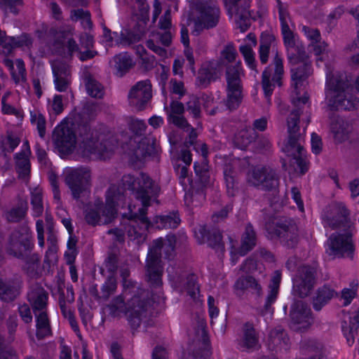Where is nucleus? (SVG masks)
<instances>
[{"label": "nucleus", "instance_id": "32", "mask_svg": "<svg viewBox=\"0 0 359 359\" xmlns=\"http://www.w3.org/2000/svg\"><path fill=\"white\" fill-rule=\"evenodd\" d=\"M22 283L21 277L17 274L7 280L0 278V299L6 302L13 301L20 294Z\"/></svg>", "mask_w": 359, "mask_h": 359}, {"label": "nucleus", "instance_id": "5", "mask_svg": "<svg viewBox=\"0 0 359 359\" xmlns=\"http://www.w3.org/2000/svg\"><path fill=\"white\" fill-rule=\"evenodd\" d=\"M122 182L125 187L133 191L136 199L141 201L142 207L139 209L142 210L143 214H147V208L151 205V201L160 193L161 188L158 183L143 172L136 177L130 175H124Z\"/></svg>", "mask_w": 359, "mask_h": 359}, {"label": "nucleus", "instance_id": "38", "mask_svg": "<svg viewBox=\"0 0 359 359\" xmlns=\"http://www.w3.org/2000/svg\"><path fill=\"white\" fill-rule=\"evenodd\" d=\"M289 338L285 332L280 327L272 330L267 341L269 348L273 351L277 349H287L288 348Z\"/></svg>", "mask_w": 359, "mask_h": 359}, {"label": "nucleus", "instance_id": "35", "mask_svg": "<svg viewBox=\"0 0 359 359\" xmlns=\"http://www.w3.org/2000/svg\"><path fill=\"white\" fill-rule=\"evenodd\" d=\"M217 79V69L215 62L204 63L198 72L196 85L200 88H207Z\"/></svg>", "mask_w": 359, "mask_h": 359}, {"label": "nucleus", "instance_id": "12", "mask_svg": "<svg viewBox=\"0 0 359 359\" xmlns=\"http://www.w3.org/2000/svg\"><path fill=\"white\" fill-rule=\"evenodd\" d=\"M275 53L273 64L275 67L272 81L278 86H282V78L284 74L283 60L280 57L276 46V39L273 34L263 32L260 37L259 57L262 64H266L269 60L270 50Z\"/></svg>", "mask_w": 359, "mask_h": 359}, {"label": "nucleus", "instance_id": "51", "mask_svg": "<svg viewBox=\"0 0 359 359\" xmlns=\"http://www.w3.org/2000/svg\"><path fill=\"white\" fill-rule=\"evenodd\" d=\"M28 209L27 202L20 200L16 207L13 208L6 213V218L11 222H18L26 215Z\"/></svg>", "mask_w": 359, "mask_h": 359}, {"label": "nucleus", "instance_id": "29", "mask_svg": "<svg viewBox=\"0 0 359 359\" xmlns=\"http://www.w3.org/2000/svg\"><path fill=\"white\" fill-rule=\"evenodd\" d=\"M48 299V291L40 284L34 283L30 286L27 292V301L34 313L47 311Z\"/></svg>", "mask_w": 359, "mask_h": 359}, {"label": "nucleus", "instance_id": "30", "mask_svg": "<svg viewBox=\"0 0 359 359\" xmlns=\"http://www.w3.org/2000/svg\"><path fill=\"white\" fill-rule=\"evenodd\" d=\"M172 31L154 32L151 34L150 38L146 41V46L159 56L164 57L167 55V50L161 47L159 44L168 47L172 43Z\"/></svg>", "mask_w": 359, "mask_h": 359}, {"label": "nucleus", "instance_id": "13", "mask_svg": "<svg viewBox=\"0 0 359 359\" xmlns=\"http://www.w3.org/2000/svg\"><path fill=\"white\" fill-rule=\"evenodd\" d=\"M204 165L200 168L195 166L196 179L190 185V189L185 194V205L190 208H198L203 205L205 200V188L210 184V177Z\"/></svg>", "mask_w": 359, "mask_h": 359}, {"label": "nucleus", "instance_id": "45", "mask_svg": "<svg viewBox=\"0 0 359 359\" xmlns=\"http://www.w3.org/2000/svg\"><path fill=\"white\" fill-rule=\"evenodd\" d=\"M30 151H22L15 154V165L16 170L18 173L20 178L26 180L29 177L30 174V162L29 159V154Z\"/></svg>", "mask_w": 359, "mask_h": 359}, {"label": "nucleus", "instance_id": "11", "mask_svg": "<svg viewBox=\"0 0 359 359\" xmlns=\"http://www.w3.org/2000/svg\"><path fill=\"white\" fill-rule=\"evenodd\" d=\"M305 59L306 57L297 63H301L297 67L291 69L292 86L294 88L292 95V102L296 109H299L300 111H302V105L306 104L309 99L306 92L302 93V88L311 74V65Z\"/></svg>", "mask_w": 359, "mask_h": 359}, {"label": "nucleus", "instance_id": "63", "mask_svg": "<svg viewBox=\"0 0 359 359\" xmlns=\"http://www.w3.org/2000/svg\"><path fill=\"white\" fill-rule=\"evenodd\" d=\"M185 109L194 118L198 119L201 118V102L198 97H191L190 100L186 103Z\"/></svg>", "mask_w": 359, "mask_h": 359}, {"label": "nucleus", "instance_id": "10", "mask_svg": "<svg viewBox=\"0 0 359 359\" xmlns=\"http://www.w3.org/2000/svg\"><path fill=\"white\" fill-rule=\"evenodd\" d=\"M324 227L332 230L355 231L354 223L350 217V211L343 203H334L327 205L321 215Z\"/></svg>", "mask_w": 359, "mask_h": 359}, {"label": "nucleus", "instance_id": "4", "mask_svg": "<svg viewBox=\"0 0 359 359\" xmlns=\"http://www.w3.org/2000/svg\"><path fill=\"white\" fill-rule=\"evenodd\" d=\"M302 112L299 109H295L290 114L287 119V139L281 149L292 158V163L297 165L300 173L304 175L308 170L309 166L303 145L304 138L303 134L300 133L299 126Z\"/></svg>", "mask_w": 359, "mask_h": 359}, {"label": "nucleus", "instance_id": "36", "mask_svg": "<svg viewBox=\"0 0 359 359\" xmlns=\"http://www.w3.org/2000/svg\"><path fill=\"white\" fill-rule=\"evenodd\" d=\"M257 234L254 226L248 223L245 225L244 231L241 236V246L238 249V254L244 256L251 251L257 245Z\"/></svg>", "mask_w": 359, "mask_h": 359}, {"label": "nucleus", "instance_id": "40", "mask_svg": "<svg viewBox=\"0 0 359 359\" xmlns=\"http://www.w3.org/2000/svg\"><path fill=\"white\" fill-rule=\"evenodd\" d=\"M235 287L241 290H249L257 297H261L263 294L261 283L252 276L240 277L235 283Z\"/></svg>", "mask_w": 359, "mask_h": 359}, {"label": "nucleus", "instance_id": "19", "mask_svg": "<svg viewBox=\"0 0 359 359\" xmlns=\"http://www.w3.org/2000/svg\"><path fill=\"white\" fill-rule=\"evenodd\" d=\"M90 172L87 168L72 170L67 174L65 182L74 199H79L88 192L90 185Z\"/></svg>", "mask_w": 359, "mask_h": 359}, {"label": "nucleus", "instance_id": "60", "mask_svg": "<svg viewBox=\"0 0 359 359\" xmlns=\"http://www.w3.org/2000/svg\"><path fill=\"white\" fill-rule=\"evenodd\" d=\"M256 137L257 134L253 129L243 130L236 136V142L242 149H244L252 142Z\"/></svg>", "mask_w": 359, "mask_h": 359}, {"label": "nucleus", "instance_id": "50", "mask_svg": "<svg viewBox=\"0 0 359 359\" xmlns=\"http://www.w3.org/2000/svg\"><path fill=\"white\" fill-rule=\"evenodd\" d=\"M116 74L123 76L132 67L133 60L126 53L118 54L114 57Z\"/></svg>", "mask_w": 359, "mask_h": 359}, {"label": "nucleus", "instance_id": "31", "mask_svg": "<svg viewBox=\"0 0 359 359\" xmlns=\"http://www.w3.org/2000/svg\"><path fill=\"white\" fill-rule=\"evenodd\" d=\"M164 109L168 115V121L169 123L183 130H188L189 129L190 125L183 116L185 107L182 102L173 100L170 102L169 107L165 106Z\"/></svg>", "mask_w": 359, "mask_h": 359}, {"label": "nucleus", "instance_id": "47", "mask_svg": "<svg viewBox=\"0 0 359 359\" xmlns=\"http://www.w3.org/2000/svg\"><path fill=\"white\" fill-rule=\"evenodd\" d=\"M6 44L8 45L7 48L8 52L15 48H27L29 49L32 46L33 39L29 34L23 33L18 36L6 38Z\"/></svg>", "mask_w": 359, "mask_h": 359}, {"label": "nucleus", "instance_id": "56", "mask_svg": "<svg viewBox=\"0 0 359 359\" xmlns=\"http://www.w3.org/2000/svg\"><path fill=\"white\" fill-rule=\"evenodd\" d=\"M303 348L312 355L307 359H325L322 352V346L320 344L314 341L309 340L303 343Z\"/></svg>", "mask_w": 359, "mask_h": 359}, {"label": "nucleus", "instance_id": "37", "mask_svg": "<svg viewBox=\"0 0 359 359\" xmlns=\"http://www.w3.org/2000/svg\"><path fill=\"white\" fill-rule=\"evenodd\" d=\"M196 334L199 339L203 341L204 346L203 354L200 355L198 352L189 353L188 354L184 355L182 359H208L210 356V350L208 348L209 338L206 330V323L203 319L198 320V321Z\"/></svg>", "mask_w": 359, "mask_h": 359}, {"label": "nucleus", "instance_id": "34", "mask_svg": "<svg viewBox=\"0 0 359 359\" xmlns=\"http://www.w3.org/2000/svg\"><path fill=\"white\" fill-rule=\"evenodd\" d=\"M280 280L281 273L280 271H274L269 285V292L265 299L263 309L262 310V315L264 316L267 313H273V309L271 307V305L276 301Z\"/></svg>", "mask_w": 359, "mask_h": 359}, {"label": "nucleus", "instance_id": "42", "mask_svg": "<svg viewBox=\"0 0 359 359\" xmlns=\"http://www.w3.org/2000/svg\"><path fill=\"white\" fill-rule=\"evenodd\" d=\"M335 295L337 292L330 286L324 285L320 287L317 290L316 296L313 299V309L316 311L321 310Z\"/></svg>", "mask_w": 359, "mask_h": 359}, {"label": "nucleus", "instance_id": "48", "mask_svg": "<svg viewBox=\"0 0 359 359\" xmlns=\"http://www.w3.org/2000/svg\"><path fill=\"white\" fill-rule=\"evenodd\" d=\"M179 215L176 212H171L168 215L157 216L155 223L158 229H175L180 223Z\"/></svg>", "mask_w": 359, "mask_h": 359}, {"label": "nucleus", "instance_id": "18", "mask_svg": "<svg viewBox=\"0 0 359 359\" xmlns=\"http://www.w3.org/2000/svg\"><path fill=\"white\" fill-rule=\"evenodd\" d=\"M316 279V269L309 265L299 267L292 279V293L294 296L304 298L309 295Z\"/></svg>", "mask_w": 359, "mask_h": 359}, {"label": "nucleus", "instance_id": "14", "mask_svg": "<svg viewBox=\"0 0 359 359\" xmlns=\"http://www.w3.org/2000/svg\"><path fill=\"white\" fill-rule=\"evenodd\" d=\"M198 15L196 26L198 28L210 29L217 26L221 11L215 0H201L197 6Z\"/></svg>", "mask_w": 359, "mask_h": 359}, {"label": "nucleus", "instance_id": "17", "mask_svg": "<svg viewBox=\"0 0 359 359\" xmlns=\"http://www.w3.org/2000/svg\"><path fill=\"white\" fill-rule=\"evenodd\" d=\"M167 271L170 280L176 290L180 292H187L194 299H196L199 293V286L196 275L187 274L180 269L175 270L173 266H169Z\"/></svg>", "mask_w": 359, "mask_h": 359}, {"label": "nucleus", "instance_id": "57", "mask_svg": "<svg viewBox=\"0 0 359 359\" xmlns=\"http://www.w3.org/2000/svg\"><path fill=\"white\" fill-rule=\"evenodd\" d=\"M31 204L35 217H39L43 212L42 193L41 190L35 189L31 193Z\"/></svg>", "mask_w": 359, "mask_h": 359}, {"label": "nucleus", "instance_id": "27", "mask_svg": "<svg viewBox=\"0 0 359 359\" xmlns=\"http://www.w3.org/2000/svg\"><path fill=\"white\" fill-rule=\"evenodd\" d=\"M290 317L294 329H306L311 324V309L304 301L295 300L291 306Z\"/></svg>", "mask_w": 359, "mask_h": 359}, {"label": "nucleus", "instance_id": "21", "mask_svg": "<svg viewBox=\"0 0 359 359\" xmlns=\"http://www.w3.org/2000/svg\"><path fill=\"white\" fill-rule=\"evenodd\" d=\"M34 247L30 229L22 226L14 230L10 236V251L16 257L29 253Z\"/></svg>", "mask_w": 359, "mask_h": 359}, {"label": "nucleus", "instance_id": "39", "mask_svg": "<svg viewBox=\"0 0 359 359\" xmlns=\"http://www.w3.org/2000/svg\"><path fill=\"white\" fill-rule=\"evenodd\" d=\"M135 2L137 5L139 13L137 15L138 22L134 40H138L145 32L146 25L149 21V6L146 0H135Z\"/></svg>", "mask_w": 359, "mask_h": 359}, {"label": "nucleus", "instance_id": "1", "mask_svg": "<svg viewBox=\"0 0 359 359\" xmlns=\"http://www.w3.org/2000/svg\"><path fill=\"white\" fill-rule=\"evenodd\" d=\"M78 133L81 138L80 149L83 156L93 160H105L113 154L116 143L111 135L92 130L88 123L80 124Z\"/></svg>", "mask_w": 359, "mask_h": 359}, {"label": "nucleus", "instance_id": "54", "mask_svg": "<svg viewBox=\"0 0 359 359\" xmlns=\"http://www.w3.org/2000/svg\"><path fill=\"white\" fill-rule=\"evenodd\" d=\"M30 121L36 128L40 137L44 138L46 135V121L45 116L37 110L30 111Z\"/></svg>", "mask_w": 359, "mask_h": 359}, {"label": "nucleus", "instance_id": "3", "mask_svg": "<svg viewBox=\"0 0 359 359\" xmlns=\"http://www.w3.org/2000/svg\"><path fill=\"white\" fill-rule=\"evenodd\" d=\"M149 284L152 289L156 290V294H153L151 298L148 290L138 286L135 289L128 290V292L133 294L127 300L125 316L133 330H136L140 326L142 319L147 317L152 303L157 302L160 304L163 301L162 286L155 287L151 285L149 283Z\"/></svg>", "mask_w": 359, "mask_h": 359}, {"label": "nucleus", "instance_id": "44", "mask_svg": "<svg viewBox=\"0 0 359 359\" xmlns=\"http://www.w3.org/2000/svg\"><path fill=\"white\" fill-rule=\"evenodd\" d=\"M95 208L102 217V224L111 223L117 215L116 207L105 200V203L100 198L95 201Z\"/></svg>", "mask_w": 359, "mask_h": 359}, {"label": "nucleus", "instance_id": "25", "mask_svg": "<svg viewBox=\"0 0 359 359\" xmlns=\"http://www.w3.org/2000/svg\"><path fill=\"white\" fill-rule=\"evenodd\" d=\"M53 139L59 152L63 154L72 152L76 144V134L67 125L57 126L53 130Z\"/></svg>", "mask_w": 359, "mask_h": 359}, {"label": "nucleus", "instance_id": "6", "mask_svg": "<svg viewBox=\"0 0 359 359\" xmlns=\"http://www.w3.org/2000/svg\"><path fill=\"white\" fill-rule=\"evenodd\" d=\"M328 86L330 90L327 97H331L328 103L331 109L351 110L358 103L356 98L353 99L349 95L351 83L346 75L334 76L328 82Z\"/></svg>", "mask_w": 359, "mask_h": 359}, {"label": "nucleus", "instance_id": "24", "mask_svg": "<svg viewBox=\"0 0 359 359\" xmlns=\"http://www.w3.org/2000/svg\"><path fill=\"white\" fill-rule=\"evenodd\" d=\"M151 97V83L149 79H147L138 81L130 88L128 100L130 107L137 111H142Z\"/></svg>", "mask_w": 359, "mask_h": 359}, {"label": "nucleus", "instance_id": "61", "mask_svg": "<svg viewBox=\"0 0 359 359\" xmlns=\"http://www.w3.org/2000/svg\"><path fill=\"white\" fill-rule=\"evenodd\" d=\"M71 18L73 20H82L81 23L85 28H91L93 23L90 20V14L83 9L74 10L71 12Z\"/></svg>", "mask_w": 359, "mask_h": 359}, {"label": "nucleus", "instance_id": "43", "mask_svg": "<svg viewBox=\"0 0 359 359\" xmlns=\"http://www.w3.org/2000/svg\"><path fill=\"white\" fill-rule=\"evenodd\" d=\"M36 320V336L38 339H42L52 334L48 311L34 313Z\"/></svg>", "mask_w": 359, "mask_h": 359}, {"label": "nucleus", "instance_id": "46", "mask_svg": "<svg viewBox=\"0 0 359 359\" xmlns=\"http://www.w3.org/2000/svg\"><path fill=\"white\" fill-rule=\"evenodd\" d=\"M341 328L348 343H353L355 336L358 334L359 328V310L353 317H349V323L346 320L341 323Z\"/></svg>", "mask_w": 359, "mask_h": 359}, {"label": "nucleus", "instance_id": "62", "mask_svg": "<svg viewBox=\"0 0 359 359\" xmlns=\"http://www.w3.org/2000/svg\"><path fill=\"white\" fill-rule=\"evenodd\" d=\"M20 139L13 133H8L1 142V149L5 153H12L20 144Z\"/></svg>", "mask_w": 359, "mask_h": 359}, {"label": "nucleus", "instance_id": "58", "mask_svg": "<svg viewBox=\"0 0 359 359\" xmlns=\"http://www.w3.org/2000/svg\"><path fill=\"white\" fill-rule=\"evenodd\" d=\"M116 287V280L112 275H110L101 287L100 298L104 301L107 300L115 292Z\"/></svg>", "mask_w": 359, "mask_h": 359}, {"label": "nucleus", "instance_id": "16", "mask_svg": "<svg viewBox=\"0 0 359 359\" xmlns=\"http://www.w3.org/2000/svg\"><path fill=\"white\" fill-rule=\"evenodd\" d=\"M343 233H333L327 240V252L334 257L353 255L355 247L352 236L355 231L341 230Z\"/></svg>", "mask_w": 359, "mask_h": 359}, {"label": "nucleus", "instance_id": "52", "mask_svg": "<svg viewBox=\"0 0 359 359\" xmlns=\"http://www.w3.org/2000/svg\"><path fill=\"white\" fill-rule=\"evenodd\" d=\"M257 344L258 338L255 330L251 324L246 323L244 326L243 339L241 346L247 349H252L255 348Z\"/></svg>", "mask_w": 359, "mask_h": 359}, {"label": "nucleus", "instance_id": "41", "mask_svg": "<svg viewBox=\"0 0 359 359\" xmlns=\"http://www.w3.org/2000/svg\"><path fill=\"white\" fill-rule=\"evenodd\" d=\"M20 258L25 261L23 270L29 277L37 278L41 276L40 259L38 255L27 253L23 254V257Z\"/></svg>", "mask_w": 359, "mask_h": 359}, {"label": "nucleus", "instance_id": "64", "mask_svg": "<svg viewBox=\"0 0 359 359\" xmlns=\"http://www.w3.org/2000/svg\"><path fill=\"white\" fill-rule=\"evenodd\" d=\"M86 90L89 95L100 98L103 95V89L101 84L96 80L88 78L86 83Z\"/></svg>", "mask_w": 359, "mask_h": 359}, {"label": "nucleus", "instance_id": "59", "mask_svg": "<svg viewBox=\"0 0 359 359\" xmlns=\"http://www.w3.org/2000/svg\"><path fill=\"white\" fill-rule=\"evenodd\" d=\"M85 219L88 224L92 226L102 224V217L98 209L95 208V203L93 205L88 207L85 210Z\"/></svg>", "mask_w": 359, "mask_h": 359}, {"label": "nucleus", "instance_id": "7", "mask_svg": "<svg viewBox=\"0 0 359 359\" xmlns=\"http://www.w3.org/2000/svg\"><path fill=\"white\" fill-rule=\"evenodd\" d=\"M48 34L54 37L55 46L58 47L57 51L64 57H72L74 53H78L80 60L86 61L93 58L97 54L96 51L92 50L90 48L80 51L78 44L72 38V29L69 27H52L49 29Z\"/></svg>", "mask_w": 359, "mask_h": 359}, {"label": "nucleus", "instance_id": "55", "mask_svg": "<svg viewBox=\"0 0 359 359\" xmlns=\"http://www.w3.org/2000/svg\"><path fill=\"white\" fill-rule=\"evenodd\" d=\"M124 196L122 189L116 184L111 185L105 194V200L116 207L118 202L123 200Z\"/></svg>", "mask_w": 359, "mask_h": 359}, {"label": "nucleus", "instance_id": "26", "mask_svg": "<svg viewBox=\"0 0 359 359\" xmlns=\"http://www.w3.org/2000/svg\"><path fill=\"white\" fill-rule=\"evenodd\" d=\"M54 85L58 92H66L70 88L72 73L69 65L60 59L51 62Z\"/></svg>", "mask_w": 359, "mask_h": 359}, {"label": "nucleus", "instance_id": "8", "mask_svg": "<svg viewBox=\"0 0 359 359\" xmlns=\"http://www.w3.org/2000/svg\"><path fill=\"white\" fill-rule=\"evenodd\" d=\"M265 229L268 238H278L287 248H293L299 242V229L291 218L280 217L270 220L266 223Z\"/></svg>", "mask_w": 359, "mask_h": 359}, {"label": "nucleus", "instance_id": "2", "mask_svg": "<svg viewBox=\"0 0 359 359\" xmlns=\"http://www.w3.org/2000/svg\"><path fill=\"white\" fill-rule=\"evenodd\" d=\"M177 243V236L173 234L153 241L147 255L146 266L147 280L151 285L155 287L162 286L163 267L161 264V252H163L165 258L172 259L175 255Z\"/></svg>", "mask_w": 359, "mask_h": 359}, {"label": "nucleus", "instance_id": "22", "mask_svg": "<svg viewBox=\"0 0 359 359\" xmlns=\"http://www.w3.org/2000/svg\"><path fill=\"white\" fill-rule=\"evenodd\" d=\"M229 14L234 15L238 28L242 32L248 29L252 19L250 10V0H229L226 5Z\"/></svg>", "mask_w": 359, "mask_h": 359}, {"label": "nucleus", "instance_id": "49", "mask_svg": "<svg viewBox=\"0 0 359 359\" xmlns=\"http://www.w3.org/2000/svg\"><path fill=\"white\" fill-rule=\"evenodd\" d=\"M224 177L228 194L233 196L237 189V181L236 173L231 164L228 163L224 165Z\"/></svg>", "mask_w": 359, "mask_h": 359}, {"label": "nucleus", "instance_id": "28", "mask_svg": "<svg viewBox=\"0 0 359 359\" xmlns=\"http://www.w3.org/2000/svg\"><path fill=\"white\" fill-rule=\"evenodd\" d=\"M195 234L200 243L207 242L211 248L224 251L222 236L218 229L207 225H199L195 230Z\"/></svg>", "mask_w": 359, "mask_h": 359}, {"label": "nucleus", "instance_id": "20", "mask_svg": "<svg viewBox=\"0 0 359 359\" xmlns=\"http://www.w3.org/2000/svg\"><path fill=\"white\" fill-rule=\"evenodd\" d=\"M150 225L147 214H143L142 210L133 214L126 223L124 224L125 231L128 238L139 245L144 242L147 231Z\"/></svg>", "mask_w": 359, "mask_h": 359}, {"label": "nucleus", "instance_id": "9", "mask_svg": "<svg viewBox=\"0 0 359 359\" xmlns=\"http://www.w3.org/2000/svg\"><path fill=\"white\" fill-rule=\"evenodd\" d=\"M243 70L241 62L226 66L225 79L226 81V98L224 104L230 111L235 110L241 105L243 99V87L241 81Z\"/></svg>", "mask_w": 359, "mask_h": 359}, {"label": "nucleus", "instance_id": "53", "mask_svg": "<svg viewBox=\"0 0 359 359\" xmlns=\"http://www.w3.org/2000/svg\"><path fill=\"white\" fill-rule=\"evenodd\" d=\"M126 303L121 295L114 297L107 306L109 313L112 317H120L122 313L125 314Z\"/></svg>", "mask_w": 359, "mask_h": 359}, {"label": "nucleus", "instance_id": "33", "mask_svg": "<svg viewBox=\"0 0 359 359\" xmlns=\"http://www.w3.org/2000/svg\"><path fill=\"white\" fill-rule=\"evenodd\" d=\"M330 130L337 143H342L348 139L350 127L347 122L334 113L330 115Z\"/></svg>", "mask_w": 359, "mask_h": 359}, {"label": "nucleus", "instance_id": "23", "mask_svg": "<svg viewBox=\"0 0 359 359\" xmlns=\"http://www.w3.org/2000/svg\"><path fill=\"white\" fill-rule=\"evenodd\" d=\"M281 32L287 58L291 64L297 65L299 61H302L306 57L304 47L289 25L281 27Z\"/></svg>", "mask_w": 359, "mask_h": 359}, {"label": "nucleus", "instance_id": "15", "mask_svg": "<svg viewBox=\"0 0 359 359\" xmlns=\"http://www.w3.org/2000/svg\"><path fill=\"white\" fill-rule=\"evenodd\" d=\"M248 182L262 191H276L279 186V177L274 169L268 166H257L249 175Z\"/></svg>", "mask_w": 359, "mask_h": 359}]
</instances>
